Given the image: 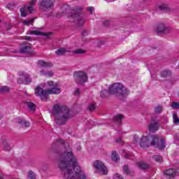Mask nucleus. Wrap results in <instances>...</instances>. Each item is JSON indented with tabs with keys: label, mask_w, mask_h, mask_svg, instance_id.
<instances>
[{
	"label": "nucleus",
	"mask_w": 179,
	"mask_h": 179,
	"mask_svg": "<svg viewBox=\"0 0 179 179\" xmlns=\"http://www.w3.org/2000/svg\"><path fill=\"white\" fill-rule=\"evenodd\" d=\"M155 111L156 114H159V113H162L163 111V106L158 105L156 106Z\"/></svg>",
	"instance_id": "2f4dec72"
},
{
	"label": "nucleus",
	"mask_w": 179,
	"mask_h": 179,
	"mask_svg": "<svg viewBox=\"0 0 179 179\" xmlns=\"http://www.w3.org/2000/svg\"><path fill=\"white\" fill-rule=\"evenodd\" d=\"M103 24H104V26H108V24H110V21L106 20V21L103 22Z\"/></svg>",
	"instance_id": "8fccbe9b"
},
{
	"label": "nucleus",
	"mask_w": 179,
	"mask_h": 179,
	"mask_svg": "<svg viewBox=\"0 0 179 179\" xmlns=\"http://www.w3.org/2000/svg\"><path fill=\"white\" fill-rule=\"evenodd\" d=\"M65 141L62 139L56 140L55 142L52 143V148H57V146H59V145H64Z\"/></svg>",
	"instance_id": "b1692460"
},
{
	"label": "nucleus",
	"mask_w": 179,
	"mask_h": 179,
	"mask_svg": "<svg viewBox=\"0 0 179 179\" xmlns=\"http://www.w3.org/2000/svg\"><path fill=\"white\" fill-rule=\"evenodd\" d=\"M20 54H33V50L30 46H24L20 49Z\"/></svg>",
	"instance_id": "f3484780"
},
{
	"label": "nucleus",
	"mask_w": 179,
	"mask_h": 179,
	"mask_svg": "<svg viewBox=\"0 0 179 179\" xmlns=\"http://www.w3.org/2000/svg\"><path fill=\"white\" fill-rule=\"evenodd\" d=\"M81 34H82L83 38L87 37V36H89V31H87L86 30H84V31H83Z\"/></svg>",
	"instance_id": "79ce46f5"
},
{
	"label": "nucleus",
	"mask_w": 179,
	"mask_h": 179,
	"mask_svg": "<svg viewBox=\"0 0 179 179\" xmlns=\"http://www.w3.org/2000/svg\"><path fill=\"white\" fill-rule=\"evenodd\" d=\"M3 146H4V150H6V151L10 150V146L9 145L8 142L3 141Z\"/></svg>",
	"instance_id": "e433bc0d"
},
{
	"label": "nucleus",
	"mask_w": 179,
	"mask_h": 179,
	"mask_svg": "<svg viewBox=\"0 0 179 179\" xmlns=\"http://www.w3.org/2000/svg\"><path fill=\"white\" fill-rule=\"evenodd\" d=\"M39 73L42 76H46L47 78H52V76H54V73L52 71H45L44 70H41L39 71Z\"/></svg>",
	"instance_id": "aec40b11"
},
{
	"label": "nucleus",
	"mask_w": 179,
	"mask_h": 179,
	"mask_svg": "<svg viewBox=\"0 0 179 179\" xmlns=\"http://www.w3.org/2000/svg\"><path fill=\"white\" fill-rule=\"evenodd\" d=\"M173 124H175V125L179 124V117H178V115H177V113H174L173 114Z\"/></svg>",
	"instance_id": "c85d7f7f"
},
{
	"label": "nucleus",
	"mask_w": 179,
	"mask_h": 179,
	"mask_svg": "<svg viewBox=\"0 0 179 179\" xmlns=\"http://www.w3.org/2000/svg\"><path fill=\"white\" fill-rule=\"evenodd\" d=\"M123 171L124 174L129 175L131 174V171H129V168L128 167V165H124L123 167Z\"/></svg>",
	"instance_id": "f704fd0d"
},
{
	"label": "nucleus",
	"mask_w": 179,
	"mask_h": 179,
	"mask_svg": "<svg viewBox=\"0 0 179 179\" xmlns=\"http://www.w3.org/2000/svg\"><path fill=\"white\" fill-rule=\"evenodd\" d=\"M154 159H155V162H157L158 163H162V162L163 160V157H162V156H159V155L154 156Z\"/></svg>",
	"instance_id": "c9c22d12"
},
{
	"label": "nucleus",
	"mask_w": 179,
	"mask_h": 179,
	"mask_svg": "<svg viewBox=\"0 0 179 179\" xmlns=\"http://www.w3.org/2000/svg\"><path fill=\"white\" fill-rule=\"evenodd\" d=\"M104 44H106V41H100L99 42L98 45H104Z\"/></svg>",
	"instance_id": "09e8293b"
},
{
	"label": "nucleus",
	"mask_w": 179,
	"mask_h": 179,
	"mask_svg": "<svg viewBox=\"0 0 179 179\" xmlns=\"http://www.w3.org/2000/svg\"><path fill=\"white\" fill-rule=\"evenodd\" d=\"M59 167L64 173L66 179H85L86 173L80 170L76 157L73 155L71 146L64 148L59 154Z\"/></svg>",
	"instance_id": "f257e3e1"
},
{
	"label": "nucleus",
	"mask_w": 179,
	"mask_h": 179,
	"mask_svg": "<svg viewBox=\"0 0 179 179\" xmlns=\"http://www.w3.org/2000/svg\"><path fill=\"white\" fill-rule=\"evenodd\" d=\"M47 85H48V86H49V87H55V83L52 80L48 81Z\"/></svg>",
	"instance_id": "58836bf2"
},
{
	"label": "nucleus",
	"mask_w": 179,
	"mask_h": 179,
	"mask_svg": "<svg viewBox=\"0 0 179 179\" xmlns=\"http://www.w3.org/2000/svg\"><path fill=\"white\" fill-rule=\"evenodd\" d=\"M159 121L155 118H152L151 122L148 125V131L149 132L154 134V132L159 131Z\"/></svg>",
	"instance_id": "9b49d317"
},
{
	"label": "nucleus",
	"mask_w": 179,
	"mask_h": 179,
	"mask_svg": "<svg viewBox=\"0 0 179 179\" xmlns=\"http://www.w3.org/2000/svg\"><path fill=\"white\" fill-rule=\"evenodd\" d=\"M74 78L76 83L79 86L84 85L87 82V75H86V73L83 71H76L74 73Z\"/></svg>",
	"instance_id": "0eeeda50"
},
{
	"label": "nucleus",
	"mask_w": 179,
	"mask_h": 179,
	"mask_svg": "<svg viewBox=\"0 0 179 179\" xmlns=\"http://www.w3.org/2000/svg\"><path fill=\"white\" fill-rule=\"evenodd\" d=\"M16 121L18 124L22 125V127H25V128H29V127H30V122L26 121L24 118L17 117Z\"/></svg>",
	"instance_id": "dca6fc26"
},
{
	"label": "nucleus",
	"mask_w": 179,
	"mask_h": 179,
	"mask_svg": "<svg viewBox=\"0 0 179 179\" xmlns=\"http://www.w3.org/2000/svg\"><path fill=\"white\" fill-rule=\"evenodd\" d=\"M75 96H79L80 94V90L79 88L76 89L74 92Z\"/></svg>",
	"instance_id": "c03bdc74"
},
{
	"label": "nucleus",
	"mask_w": 179,
	"mask_h": 179,
	"mask_svg": "<svg viewBox=\"0 0 179 179\" xmlns=\"http://www.w3.org/2000/svg\"><path fill=\"white\" fill-rule=\"evenodd\" d=\"M122 156L125 157V159H134V155L131 152H126L125 154H122Z\"/></svg>",
	"instance_id": "473e14b6"
},
{
	"label": "nucleus",
	"mask_w": 179,
	"mask_h": 179,
	"mask_svg": "<svg viewBox=\"0 0 179 179\" xmlns=\"http://www.w3.org/2000/svg\"><path fill=\"white\" fill-rule=\"evenodd\" d=\"M159 10H163L164 12H169L170 7L167 4H162L159 6Z\"/></svg>",
	"instance_id": "5701e85b"
},
{
	"label": "nucleus",
	"mask_w": 179,
	"mask_h": 179,
	"mask_svg": "<svg viewBox=\"0 0 179 179\" xmlns=\"http://www.w3.org/2000/svg\"><path fill=\"white\" fill-rule=\"evenodd\" d=\"M53 115L57 125H64L71 118V110L67 106L55 104L53 107Z\"/></svg>",
	"instance_id": "f03ea898"
},
{
	"label": "nucleus",
	"mask_w": 179,
	"mask_h": 179,
	"mask_svg": "<svg viewBox=\"0 0 179 179\" xmlns=\"http://www.w3.org/2000/svg\"><path fill=\"white\" fill-rule=\"evenodd\" d=\"M88 110L90 111H94V110H96V105H94V103H92L88 106Z\"/></svg>",
	"instance_id": "4c0bfd02"
},
{
	"label": "nucleus",
	"mask_w": 179,
	"mask_h": 179,
	"mask_svg": "<svg viewBox=\"0 0 179 179\" xmlns=\"http://www.w3.org/2000/svg\"><path fill=\"white\" fill-rule=\"evenodd\" d=\"M156 31L157 33H169L171 31V28L164 26V24H159L156 27Z\"/></svg>",
	"instance_id": "f8f14e48"
},
{
	"label": "nucleus",
	"mask_w": 179,
	"mask_h": 179,
	"mask_svg": "<svg viewBox=\"0 0 179 179\" xmlns=\"http://www.w3.org/2000/svg\"><path fill=\"white\" fill-rule=\"evenodd\" d=\"M94 169H96L98 173H99L100 174H103V176H106V174L108 173L107 167H106V165H104V164L101 161H95L94 162Z\"/></svg>",
	"instance_id": "9d476101"
},
{
	"label": "nucleus",
	"mask_w": 179,
	"mask_h": 179,
	"mask_svg": "<svg viewBox=\"0 0 179 179\" xmlns=\"http://www.w3.org/2000/svg\"><path fill=\"white\" fill-rule=\"evenodd\" d=\"M0 179H3V176H2V175H0Z\"/></svg>",
	"instance_id": "864d4df0"
},
{
	"label": "nucleus",
	"mask_w": 179,
	"mask_h": 179,
	"mask_svg": "<svg viewBox=\"0 0 179 179\" xmlns=\"http://www.w3.org/2000/svg\"><path fill=\"white\" fill-rule=\"evenodd\" d=\"M31 39V37H30V36L25 37V40H27L28 41H30Z\"/></svg>",
	"instance_id": "3c124183"
},
{
	"label": "nucleus",
	"mask_w": 179,
	"mask_h": 179,
	"mask_svg": "<svg viewBox=\"0 0 179 179\" xmlns=\"http://www.w3.org/2000/svg\"><path fill=\"white\" fill-rule=\"evenodd\" d=\"M10 90V88L8 86H3L0 88V93H8Z\"/></svg>",
	"instance_id": "7c9ffc66"
},
{
	"label": "nucleus",
	"mask_w": 179,
	"mask_h": 179,
	"mask_svg": "<svg viewBox=\"0 0 179 179\" xmlns=\"http://www.w3.org/2000/svg\"><path fill=\"white\" fill-rule=\"evenodd\" d=\"M113 179H124V178H122V176L120 175V173H116L113 176Z\"/></svg>",
	"instance_id": "a19ab883"
},
{
	"label": "nucleus",
	"mask_w": 179,
	"mask_h": 179,
	"mask_svg": "<svg viewBox=\"0 0 179 179\" xmlns=\"http://www.w3.org/2000/svg\"><path fill=\"white\" fill-rule=\"evenodd\" d=\"M124 119V116L122 115H116L113 117V121L115 124L118 125H121V122H122V120Z\"/></svg>",
	"instance_id": "6ab92c4d"
},
{
	"label": "nucleus",
	"mask_w": 179,
	"mask_h": 179,
	"mask_svg": "<svg viewBox=\"0 0 179 179\" xmlns=\"http://www.w3.org/2000/svg\"><path fill=\"white\" fill-rule=\"evenodd\" d=\"M94 8L93 7H89L87 8V10H89L90 12H91V15H93V10H94Z\"/></svg>",
	"instance_id": "de8ad7c7"
},
{
	"label": "nucleus",
	"mask_w": 179,
	"mask_h": 179,
	"mask_svg": "<svg viewBox=\"0 0 179 179\" xmlns=\"http://www.w3.org/2000/svg\"><path fill=\"white\" fill-rule=\"evenodd\" d=\"M0 23H1V20H0Z\"/></svg>",
	"instance_id": "6e6d98bb"
},
{
	"label": "nucleus",
	"mask_w": 179,
	"mask_h": 179,
	"mask_svg": "<svg viewBox=\"0 0 179 179\" xmlns=\"http://www.w3.org/2000/svg\"><path fill=\"white\" fill-rule=\"evenodd\" d=\"M164 174L165 176H167L169 178L173 179L176 176H177V174H178V171L174 169H169L165 171Z\"/></svg>",
	"instance_id": "4468645a"
},
{
	"label": "nucleus",
	"mask_w": 179,
	"mask_h": 179,
	"mask_svg": "<svg viewBox=\"0 0 179 179\" xmlns=\"http://www.w3.org/2000/svg\"><path fill=\"white\" fill-rule=\"evenodd\" d=\"M111 159L113 162H118L120 160V157L117 155L116 151H113L111 154Z\"/></svg>",
	"instance_id": "a878e982"
},
{
	"label": "nucleus",
	"mask_w": 179,
	"mask_h": 179,
	"mask_svg": "<svg viewBox=\"0 0 179 179\" xmlns=\"http://www.w3.org/2000/svg\"><path fill=\"white\" fill-rule=\"evenodd\" d=\"M121 138H117L116 139V142H117V143H120V142H121Z\"/></svg>",
	"instance_id": "603ef678"
},
{
	"label": "nucleus",
	"mask_w": 179,
	"mask_h": 179,
	"mask_svg": "<svg viewBox=\"0 0 179 179\" xmlns=\"http://www.w3.org/2000/svg\"><path fill=\"white\" fill-rule=\"evenodd\" d=\"M28 178L29 179H36V174L32 171L28 172Z\"/></svg>",
	"instance_id": "72a5a7b5"
},
{
	"label": "nucleus",
	"mask_w": 179,
	"mask_h": 179,
	"mask_svg": "<svg viewBox=\"0 0 179 179\" xmlns=\"http://www.w3.org/2000/svg\"><path fill=\"white\" fill-rule=\"evenodd\" d=\"M172 108L178 109L179 108V103L177 102H173L171 105Z\"/></svg>",
	"instance_id": "ea45409f"
},
{
	"label": "nucleus",
	"mask_w": 179,
	"mask_h": 179,
	"mask_svg": "<svg viewBox=\"0 0 179 179\" xmlns=\"http://www.w3.org/2000/svg\"><path fill=\"white\" fill-rule=\"evenodd\" d=\"M27 34H30L31 36H43L45 37H50V36H51V32L45 33L37 30L28 31Z\"/></svg>",
	"instance_id": "ddd939ff"
},
{
	"label": "nucleus",
	"mask_w": 179,
	"mask_h": 179,
	"mask_svg": "<svg viewBox=\"0 0 179 179\" xmlns=\"http://www.w3.org/2000/svg\"><path fill=\"white\" fill-rule=\"evenodd\" d=\"M86 52V50L83 49H76L73 50V54L76 55H81L82 54H85Z\"/></svg>",
	"instance_id": "bb28decb"
},
{
	"label": "nucleus",
	"mask_w": 179,
	"mask_h": 179,
	"mask_svg": "<svg viewBox=\"0 0 179 179\" xmlns=\"http://www.w3.org/2000/svg\"><path fill=\"white\" fill-rule=\"evenodd\" d=\"M38 65H39V66H43V68H51V66H53L52 63L44 62L43 60H39L38 62Z\"/></svg>",
	"instance_id": "a211bd4d"
},
{
	"label": "nucleus",
	"mask_w": 179,
	"mask_h": 179,
	"mask_svg": "<svg viewBox=\"0 0 179 179\" xmlns=\"http://www.w3.org/2000/svg\"><path fill=\"white\" fill-rule=\"evenodd\" d=\"M22 45H27V43H23Z\"/></svg>",
	"instance_id": "5fc2aeb1"
},
{
	"label": "nucleus",
	"mask_w": 179,
	"mask_h": 179,
	"mask_svg": "<svg viewBox=\"0 0 179 179\" xmlns=\"http://www.w3.org/2000/svg\"><path fill=\"white\" fill-rule=\"evenodd\" d=\"M137 166L141 170H148V169H149V167H150L149 164H148L143 162H137Z\"/></svg>",
	"instance_id": "412c9836"
},
{
	"label": "nucleus",
	"mask_w": 179,
	"mask_h": 179,
	"mask_svg": "<svg viewBox=\"0 0 179 179\" xmlns=\"http://www.w3.org/2000/svg\"><path fill=\"white\" fill-rule=\"evenodd\" d=\"M152 141L150 142V139L147 136H143L140 141L141 148H143L146 149V148H149V146H155L159 148L160 150L164 149L166 148V140L164 138H159L155 136H151Z\"/></svg>",
	"instance_id": "7ed1b4c3"
},
{
	"label": "nucleus",
	"mask_w": 179,
	"mask_h": 179,
	"mask_svg": "<svg viewBox=\"0 0 179 179\" xmlns=\"http://www.w3.org/2000/svg\"><path fill=\"white\" fill-rule=\"evenodd\" d=\"M54 2L55 0H39L38 6L40 9L48 10L49 9H52V8H54Z\"/></svg>",
	"instance_id": "1a4fd4ad"
},
{
	"label": "nucleus",
	"mask_w": 179,
	"mask_h": 179,
	"mask_svg": "<svg viewBox=\"0 0 179 179\" xmlns=\"http://www.w3.org/2000/svg\"><path fill=\"white\" fill-rule=\"evenodd\" d=\"M61 88L58 85V83H55V87L51 89L44 90L40 87H37L35 90L36 96H39L42 101H45L48 94H59Z\"/></svg>",
	"instance_id": "20e7f679"
},
{
	"label": "nucleus",
	"mask_w": 179,
	"mask_h": 179,
	"mask_svg": "<svg viewBox=\"0 0 179 179\" xmlns=\"http://www.w3.org/2000/svg\"><path fill=\"white\" fill-rule=\"evenodd\" d=\"M162 78H168V76H171V71L170 70H164L161 73Z\"/></svg>",
	"instance_id": "393cba45"
},
{
	"label": "nucleus",
	"mask_w": 179,
	"mask_h": 179,
	"mask_svg": "<svg viewBox=\"0 0 179 179\" xmlns=\"http://www.w3.org/2000/svg\"><path fill=\"white\" fill-rule=\"evenodd\" d=\"M109 94H115L118 97H127L129 94V90L127 89L122 84L115 83L110 85L108 88Z\"/></svg>",
	"instance_id": "423d86ee"
},
{
	"label": "nucleus",
	"mask_w": 179,
	"mask_h": 179,
	"mask_svg": "<svg viewBox=\"0 0 179 179\" xmlns=\"http://www.w3.org/2000/svg\"><path fill=\"white\" fill-rule=\"evenodd\" d=\"M106 93H107V90H103L102 91H101V96L104 97V94H106Z\"/></svg>",
	"instance_id": "49530a36"
},
{
	"label": "nucleus",
	"mask_w": 179,
	"mask_h": 179,
	"mask_svg": "<svg viewBox=\"0 0 179 179\" xmlns=\"http://www.w3.org/2000/svg\"><path fill=\"white\" fill-rule=\"evenodd\" d=\"M18 76H20V78L17 79V83L19 85H22V83L24 85H30V83H31V78H30V74L24 71H19Z\"/></svg>",
	"instance_id": "6e6552de"
},
{
	"label": "nucleus",
	"mask_w": 179,
	"mask_h": 179,
	"mask_svg": "<svg viewBox=\"0 0 179 179\" xmlns=\"http://www.w3.org/2000/svg\"><path fill=\"white\" fill-rule=\"evenodd\" d=\"M67 16L73 20V22L78 24V26H83L85 24V14L82 11V8H77L71 11H67Z\"/></svg>",
	"instance_id": "39448f33"
},
{
	"label": "nucleus",
	"mask_w": 179,
	"mask_h": 179,
	"mask_svg": "<svg viewBox=\"0 0 179 179\" xmlns=\"http://www.w3.org/2000/svg\"><path fill=\"white\" fill-rule=\"evenodd\" d=\"M134 141L135 143H138V142H139V136H138L137 134H135L134 136Z\"/></svg>",
	"instance_id": "37998d69"
},
{
	"label": "nucleus",
	"mask_w": 179,
	"mask_h": 179,
	"mask_svg": "<svg viewBox=\"0 0 179 179\" xmlns=\"http://www.w3.org/2000/svg\"><path fill=\"white\" fill-rule=\"evenodd\" d=\"M27 106L31 111H34L36 110V104L32 102H27Z\"/></svg>",
	"instance_id": "cd10ccee"
},
{
	"label": "nucleus",
	"mask_w": 179,
	"mask_h": 179,
	"mask_svg": "<svg viewBox=\"0 0 179 179\" xmlns=\"http://www.w3.org/2000/svg\"><path fill=\"white\" fill-rule=\"evenodd\" d=\"M37 2V0H31L30 2H29V5L30 6H34V5H36V3Z\"/></svg>",
	"instance_id": "a18cd8bd"
},
{
	"label": "nucleus",
	"mask_w": 179,
	"mask_h": 179,
	"mask_svg": "<svg viewBox=\"0 0 179 179\" xmlns=\"http://www.w3.org/2000/svg\"><path fill=\"white\" fill-rule=\"evenodd\" d=\"M27 10L29 11V13H33V6H29L28 7H24L20 9L21 16L22 17H26L27 15Z\"/></svg>",
	"instance_id": "2eb2a0df"
},
{
	"label": "nucleus",
	"mask_w": 179,
	"mask_h": 179,
	"mask_svg": "<svg viewBox=\"0 0 179 179\" xmlns=\"http://www.w3.org/2000/svg\"><path fill=\"white\" fill-rule=\"evenodd\" d=\"M34 23V18H31L29 20L23 21V24H24V26H30V24L33 26Z\"/></svg>",
	"instance_id": "c756f323"
},
{
	"label": "nucleus",
	"mask_w": 179,
	"mask_h": 179,
	"mask_svg": "<svg viewBox=\"0 0 179 179\" xmlns=\"http://www.w3.org/2000/svg\"><path fill=\"white\" fill-rule=\"evenodd\" d=\"M66 52H68V50H66V49L64 48H59L56 52L55 54L58 56H61V55H65V54H66Z\"/></svg>",
	"instance_id": "4be33fe9"
}]
</instances>
